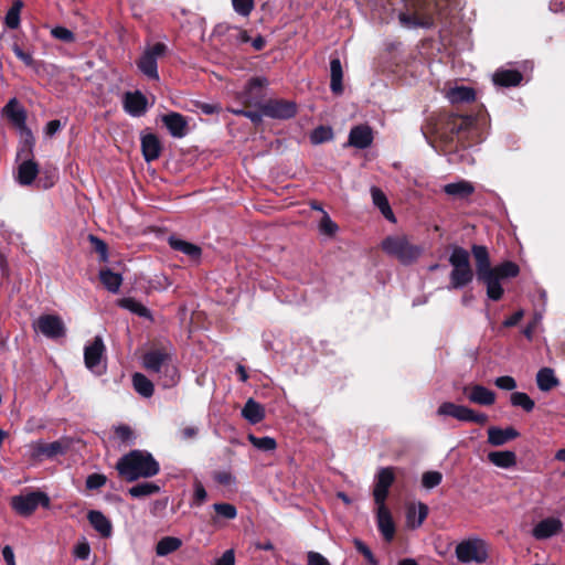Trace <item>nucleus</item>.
Instances as JSON below:
<instances>
[{
  "instance_id": "nucleus-36",
  "label": "nucleus",
  "mask_w": 565,
  "mask_h": 565,
  "mask_svg": "<svg viewBox=\"0 0 565 565\" xmlns=\"http://www.w3.org/2000/svg\"><path fill=\"white\" fill-rule=\"evenodd\" d=\"M330 88L331 90L340 95L343 92L342 86V78H343V71L342 65L339 58H332L330 62Z\"/></svg>"
},
{
  "instance_id": "nucleus-38",
  "label": "nucleus",
  "mask_w": 565,
  "mask_h": 565,
  "mask_svg": "<svg viewBox=\"0 0 565 565\" xmlns=\"http://www.w3.org/2000/svg\"><path fill=\"white\" fill-rule=\"evenodd\" d=\"M132 386L135 391L142 397L149 398L154 393L153 383L142 373H135L132 375Z\"/></svg>"
},
{
  "instance_id": "nucleus-14",
  "label": "nucleus",
  "mask_w": 565,
  "mask_h": 565,
  "mask_svg": "<svg viewBox=\"0 0 565 565\" xmlns=\"http://www.w3.org/2000/svg\"><path fill=\"white\" fill-rule=\"evenodd\" d=\"M124 109L132 117L142 116L148 108V100L146 96L139 92H127L122 99Z\"/></svg>"
},
{
  "instance_id": "nucleus-24",
  "label": "nucleus",
  "mask_w": 565,
  "mask_h": 565,
  "mask_svg": "<svg viewBox=\"0 0 565 565\" xmlns=\"http://www.w3.org/2000/svg\"><path fill=\"white\" fill-rule=\"evenodd\" d=\"M162 122L174 138H182L188 132V121L179 113H170L162 116Z\"/></svg>"
},
{
  "instance_id": "nucleus-28",
  "label": "nucleus",
  "mask_w": 565,
  "mask_h": 565,
  "mask_svg": "<svg viewBox=\"0 0 565 565\" xmlns=\"http://www.w3.org/2000/svg\"><path fill=\"white\" fill-rule=\"evenodd\" d=\"M475 120L473 116L451 114L448 116L446 125L451 134L458 135L469 130L473 126Z\"/></svg>"
},
{
  "instance_id": "nucleus-60",
  "label": "nucleus",
  "mask_w": 565,
  "mask_h": 565,
  "mask_svg": "<svg viewBox=\"0 0 565 565\" xmlns=\"http://www.w3.org/2000/svg\"><path fill=\"white\" fill-rule=\"evenodd\" d=\"M115 435L122 443H127L132 438L134 431L128 425H119L115 429Z\"/></svg>"
},
{
  "instance_id": "nucleus-11",
  "label": "nucleus",
  "mask_w": 565,
  "mask_h": 565,
  "mask_svg": "<svg viewBox=\"0 0 565 565\" xmlns=\"http://www.w3.org/2000/svg\"><path fill=\"white\" fill-rule=\"evenodd\" d=\"M394 470V467H383L379 469L375 476V483L373 489V498L376 504L385 503L390 493V488L395 481Z\"/></svg>"
},
{
  "instance_id": "nucleus-16",
  "label": "nucleus",
  "mask_w": 565,
  "mask_h": 565,
  "mask_svg": "<svg viewBox=\"0 0 565 565\" xmlns=\"http://www.w3.org/2000/svg\"><path fill=\"white\" fill-rule=\"evenodd\" d=\"M32 327L36 333H42L52 340L65 337L63 320H34Z\"/></svg>"
},
{
  "instance_id": "nucleus-31",
  "label": "nucleus",
  "mask_w": 565,
  "mask_h": 565,
  "mask_svg": "<svg viewBox=\"0 0 565 565\" xmlns=\"http://www.w3.org/2000/svg\"><path fill=\"white\" fill-rule=\"evenodd\" d=\"M523 75L516 70H499L493 74V83L499 86H518Z\"/></svg>"
},
{
  "instance_id": "nucleus-34",
  "label": "nucleus",
  "mask_w": 565,
  "mask_h": 565,
  "mask_svg": "<svg viewBox=\"0 0 565 565\" xmlns=\"http://www.w3.org/2000/svg\"><path fill=\"white\" fill-rule=\"evenodd\" d=\"M142 153L146 161L150 162L159 158L161 145L157 136L149 134L141 139Z\"/></svg>"
},
{
  "instance_id": "nucleus-35",
  "label": "nucleus",
  "mask_w": 565,
  "mask_h": 565,
  "mask_svg": "<svg viewBox=\"0 0 565 565\" xmlns=\"http://www.w3.org/2000/svg\"><path fill=\"white\" fill-rule=\"evenodd\" d=\"M444 192L456 199H465L475 192V186L469 181L460 180L458 182L446 184L444 186Z\"/></svg>"
},
{
  "instance_id": "nucleus-57",
  "label": "nucleus",
  "mask_w": 565,
  "mask_h": 565,
  "mask_svg": "<svg viewBox=\"0 0 565 565\" xmlns=\"http://www.w3.org/2000/svg\"><path fill=\"white\" fill-rule=\"evenodd\" d=\"M51 34L63 42H73L75 39L74 33L64 26H56L52 29Z\"/></svg>"
},
{
  "instance_id": "nucleus-22",
  "label": "nucleus",
  "mask_w": 565,
  "mask_h": 565,
  "mask_svg": "<svg viewBox=\"0 0 565 565\" xmlns=\"http://www.w3.org/2000/svg\"><path fill=\"white\" fill-rule=\"evenodd\" d=\"M267 85V81L262 77L252 78L241 94V98L246 106H258V99L262 96L263 88Z\"/></svg>"
},
{
  "instance_id": "nucleus-9",
  "label": "nucleus",
  "mask_w": 565,
  "mask_h": 565,
  "mask_svg": "<svg viewBox=\"0 0 565 565\" xmlns=\"http://www.w3.org/2000/svg\"><path fill=\"white\" fill-rule=\"evenodd\" d=\"M456 556L462 563H484L488 558L486 544L480 540H468L456 547Z\"/></svg>"
},
{
  "instance_id": "nucleus-58",
  "label": "nucleus",
  "mask_w": 565,
  "mask_h": 565,
  "mask_svg": "<svg viewBox=\"0 0 565 565\" xmlns=\"http://www.w3.org/2000/svg\"><path fill=\"white\" fill-rule=\"evenodd\" d=\"M416 511H417V520H416V522H412V524H411L412 529L419 527L424 523V521L426 520V518L429 513V509H428L427 504H425L423 502H418L416 504Z\"/></svg>"
},
{
  "instance_id": "nucleus-44",
  "label": "nucleus",
  "mask_w": 565,
  "mask_h": 565,
  "mask_svg": "<svg viewBox=\"0 0 565 565\" xmlns=\"http://www.w3.org/2000/svg\"><path fill=\"white\" fill-rule=\"evenodd\" d=\"M247 438L254 447L263 451L275 450L277 447L276 440L268 436L257 437L253 434H249Z\"/></svg>"
},
{
  "instance_id": "nucleus-50",
  "label": "nucleus",
  "mask_w": 565,
  "mask_h": 565,
  "mask_svg": "<svg viewBox=\"0 0 565 565\" xmlns=\"http://www.w3.org/2000/svg\"><path fill=\"white\" fill-rule=\"evenodd\" d=\"M89 242L92 243V246L95 249V252L98 253L99 260L104 262V263L107 262L108 260V248H107L106 243L103 239H100L94 235H89Z\"/></svg>"
},
{
  "instance_id": "nucleus-5",
  "label": "nucleus",
  "mask_w": 565,
  "mask_h": 565,
  "mask_svg": "<svg viewBox=\"0 0 565 565\" xmlns=\"http://www.w3.org/2000/svg\"><path fill=\"white\" fill-rule=\"evenodd\" d=\"M449 263L452 267L450 273V287L458 289L472 281L473 270L470 266L469 253L462 247H455L450 254Z\"/></svg>"
},
{
  "instance_id": "nucleus-54",
  "label": "nucleus",
  "mask_w": 565,
  "mask_h": 565,
  "mask_svg": "<svg viewBox=\"0 0 565 565\" xmlns=\"http://www.w3.org/2000/svg\"><path fill=\"white\" fill-rule=\"evenodd\" d=\"M494 385L500 390L504 391H513L516 388L518 384L514 377L510 375L499 376L494 380Z\"/></svg>"
},
{
  "instance_id": "nucleus-48",
  "label": "nucleus",
  "mask_w": 565,
  "mask_h": 565,
  "mask_svg": "<svg viewBox=\"0 0 565 565\" xmlns=\"http://www.w3.org/2000/svg\"><path fill=\"white\" fill-rule=\"evenodd\" d=\"M443 475L439 471H426L422 477V484L426 489H433L440 484Z\"/></svg>"
},
{
  "instance_id": "nucleus-49",
  "label": "nucleus",
  "mask_w": 565,
  "mask_h": 565,
  "mask_svg": "<svg viewBox=\"0 0 565 565\" xmlns=\"http://www.w3.org/2000/svg\"><path fill=\"white\" fill-rule=\"evenodd\" d=\"M353 544H354L355 550L365 557V559L367 561V563L370 565L379 564V562L375 558V556L373 555L372 551L363 541H361L360 539H354Z\"/></svg>"
},
{
  "instance_id": "nucleus-59",
  "label": "nucleus",
  "mask_w": 565,
  "mask_h": 565,
  "mask_svg": "<svg viewBox=\"0 0 565 565\" xmlns=\"http://www.w3.org/2000/svg\"><path fill=\"white\" fill-rule=\"evenodd\" d=\"M207 498L206 490L201 482L194 484L193 504L201 505Z\"/></svg>"
},
{
  "instance_id": "nucleus-33",
  "label": "nucleus",
  "mask_w": 565,
  "mask_h": 565,
  "mask_svg": "<svg viewBox=\"0 0 565 565\" xmlns=\"http://www.w3.org/2000/svg\"><path fill=\"white\" fill-rule=\"evenodd\" d=\"M489 461L503 469H510L516 465V455L511 450L491 451L488 454Z\"/></svg>"
},
{
  "instance_id": "nucleus-51",
  "label": "nucleus",
  "mask_w": 565,
  "mask_h": 565,
  "mask_svg": "<svg viewBox=\"0 0 565 565\" xmlns=\"http://www.w3.org/2000/svg\"><path fill=\"white\" fill-rule=\"evenodd\" d=\"M236 13L248 17L254 9V0H232Z\"/></svg>"
},
{
  "instance_id": "nucleus-37",
  "label": "nucleus",
  "mask_w": 565,
  "mask_h": 565,
  "mask_svg": "<svg viewBox=\"0 0 565 565\" xmlns=\"http://www.w3.org/2000/svg\"><path fill=\"white\" fill-rule=\"evenodd\" d=\"M536 384L542 392H548L558 385V379L552 369L543 367L536 374Z\"/></svg>"
},
{
  "instance_id": "nucleus-46",
  "label": "nucleus",
  "mask_w": 565,
  "mask_h": 565,
  "mask_svg": "<svg viewBox=\"0 0 565 565\" xmlns=\"http://www.w3.org/2000/svg\"><path fill=\"white\" fill-rule=\"evenodd\" d=\"M213 509L216 512L217 515L223 516L227 520H233L237 515V509L234 504L231 503H214Z\"/></svg>"
},
{
  "instance_id": "nucleus-27",
  "label": "nucleus",
  "mask_w": 565,
  "mask_h": 565,
  "mask_svg": "<svg viewBox=\"0 0 565 565\" xmlns=\"http://www.w3.org/2000/svg\"><path fill=\"white\" fill-rule=\"evenodd\" d=\"M38 174L39 164L32 159H26L18 166L15 179L21 185H30Z\"/></svg>"
},
{
  "instance_id": "nucleus-40",
  "label": "nucleus",
  "mask_w": 565,
  "mask_h": 565,
  "mask_svg": "<svg viewBox=\"0 0 565 565\" xmlns=\"http://www.w3.org/2000/svg\"><path fill=\"white\" fill-rule=\"evenodd\" d=\"M181 545L182 541L179 537L164 536L157 543L156 554L158 556H167L179 550Z\"/></svg>"
},
{
  "instance_id": "nucleus-7",
  "label": "nucleus",
  "mask_w": 565,
  "mask_h": 565,
  "mask_svg": "<svg viewBox=\"0 0 565 565\" xmlns=\"http://www.w3.org/2000/svg\"><path fill=\"white\" fill-rule=\"evenodd\" d=\"M438 416H449L460 422L476 423L484 425L489 420V416L484 413H477L472 408L458 405L452 402H444L437 408Z\"/></svg>"
},
{
  "instance_id": "nucleus-6",
  "label": "nucleus",
  "mask_w": 565,
  "mask_h": 565,
  "mask_svg": "<svg viewBox=\"0 0 565 565\" xmlns=\"http://www.w3.org/2000/svg\"><path fill=\"white\" fill-rule=\"evenodd\" d=\"M50 505V497L43 491H31L25 494L13 495L10 500L11 509L23 518L32 515L39 507L49 509Z\"/></svg>"
},
{
  "instance_id": "nucleus-21",
  "label": "nucleus",
  "mask_w": 565,
  "mask_h": 565,
  "mask_svg": "<svg viewBox=\"0 0 565 565\" xmlns=\"http://www.w3.org/2000/svg\"><path fill=\"white\" fill-rule=\"evenodd\" d=\"M399 21L404 26H425L433 25V17L429 10L418 7L413 13H401Z\"/></svg>"
},
{
  "instance_id": "nucleus-45",
  "label": "nucleus",
  "mask_w": 565,
  "mask_h": 565,
  "mask_svg": "<svg viewBox=\"0 0 565 565\" xmlns=\"http://www.w3.org/2000/svg\"><path fill=\"white\" fill-rule=\"evenodd\" d=\"M223 31L231 32V36H233L236 40V42H239V43H247L250 40L249 35L247 34V32L245 30H242V29H238L235 26H230V25H225V24L217 25L216 32L221 33Z\"/></svg>"
},
{
  "instance_id": "nucleus-55",
  "label": "nucleus",
  "mask_w": 565,
  "mask_h": 565,
  "mask_svg": "<svg viewBox=\"0 0 565 565\" xmlns=\"http://www.w3.org/2000/svg\"><path fill=\"white\" fill-rule=\"evenodd\" d=\"M319 228L321 233L332 236L337 233L338 225L329 217L328 214H324L321 218Z\"/></svg>"
},
{
  "instance_id": "nucleus-1",
  "label": "nucleus",
  "mask_w": 565,
  "mask_h": 565,
  "mask_svg": "<svg viewBox=\"0 0 565 565\" xmlns=\"http://www.w3.org/2000/svg\"><path fill=\"white\" fill-rule=\"evenodd\" d=\"M476 260L477 278L486 285L487 296L491 300H499L503 296L501 280L516 277L520 273L519 266L510 260L491 267L490 256L486 246L473 245L471 248Z\"/></svg>"
},
{
  "instance_id": "nucleus-20",
  "label": "nucleus",
  "mask_w": 565,
  "mask_h": 565,
  "mask_svg": "<svg viewBox=\"0 0 565 565\" xmlns=\"http://www.w3.org/2000/svg\"><path fill=\"white\" fill-rule=\"evenodd\" d=\"M4 113L10 121L19 128L28 138L32 139L31 131L26 128L25 120L26 114L25 110L19 106L17 99H11L7 106L4 107Z\"/></svg>"
},
{
  "instance_id": "nucleus-2",
  "label": "nucleus",
  "mask_w": 565,
  "mask_h": 565,
  "mask_svg": "<svg viewBox=\"0 0 565 565\" xmlns=\"http://www.w3.org/2000/svg\"><path fill=\"white\" fill-rule=\"evenodd\" d=\"M174 348L170 340H153L142 355L143 367L151 373H163V387H172L178 383V370L171 364Z\"/></svg>"
},
{
  "instance_id": "nucleus-41",
  "label": "nucleus",
  "mask_w": 565,
  "mask_h": 565,
  "mask_svg": "<svg viewBox=\"0 0 565 565\" xmlns=\"http://www.w3.org/2000/svg\"><path fill=\"white\" fill-rule=\"evenodd\" d=\"M160 492V487L154 482H140L128 489V493L132 498H146Z\"/></svg>"
},
{
  "instance_id": "nucleus-29",
  "label": "nucleus",
  "mask_w": 565,
  "mask_h": 565,
  "mask_svg": "<svg viewBox=\"0 0 565 565\" xmlns=\"http://www.w3.org/2000/svg\"><path fill=\"white\" fill-rule=\"evenodd\" d=\"M371 195H372L373 204L379 207V210L381 211L383 216L386 220H388L390 222L395 223L396 218H395V215L390 206V203H388V200H387L385 193L381 189H379L376 186H372Z\"/></svg>"
},
{
  "instance_id": "nucleus-43",
  "label": "nucleus",
  "mask_w": 565,
  "mask_h": 565,
  "mask_svg": "<svg viewBox=\"0 0 565 565\" xmlns=\"http://www.w3.org/2000/svg\"><path fill=\"white\" fill-rule=\"evenodd\" d=\"M510 403L512 406L520 407L526 413H531L535 407L534 401L523 392H513L510 395Z\"/></svg>"
},
{
  "instance_id": "nucleus-30",
  "label": "nucleus",
  "mask_w": 565,
  "mask_h": 565,
  "mask_svg": "<svg viewBox=\"0 0 565 565\" xmlns=\"http://www.w3.org/2000/svg\"><path fill=\"white\" fill-rule=\"evenodd\" d=\"M446 97L451 104L471 103L476 99V92L468 86H456L446 92Z\"/></svg>"
},
{
  "instance_id": "nucleus-52",
  "label": "nucleus",
  "mask_w": 565,
  "mask_h": 565,
  "mask_svg": "<svg viewBox=\"0 0 565 565\" xmlns=\"http://www.w3.org/2000/svg\"><path fill=\"white\" fill-rule=\"evenodd\" d=\"M107 482V477L103 473H92L86 478L87 490H98Z\"/></svg>"
},
{
  "instance_id": "nucleus-3",
  "label": "nucleus",
  "mask_w": 565,
  "mask_h": 565,
  "mask_svg": "<svg viewBox=\"0 0 565 565\" xmlns=\"http://www.w3.org/2000/svg\"><path fill=\"white\" fill-rule=\"evenodd\" d=\"M118 476L126 482L151 478L159 473L160 465L147 450L134 449L121 456L115 466Z\"/></svg>"
},
{
  "instance_id": "nucleus-13",
  "label": "nucleus",
  "mask_w": 565,
  "mask_h": 565,
  "mask_svg": "<svg viewBox=\"0 0 565 565\" xmlns=\"http://www.w3.org/2000/svg\"><path fill=\"white\" fill-rule=\"evenodd\" d=\"M105 350V344L100 335H96L94 340L85 347L84 362L88 370L98 374L100 373L97 369L100 365Z\"/></svg>"
},
{
  "instance_id": "nucleus-61",
  "label": "nucleus",
  "mask_w": 565,
  "mask_h": 565,
  "mask_svg": "<svg viewBox=\"0 0 565 565\" xmlns=\"http://www.w3.org/2000/svg\"><path fill=\"white\" fill-rule=\"evenodd\" d=\"M6 24L10 29H17L20 24V14L17 8H11L6 14Z\"/></svg>"
},
{
  "instance_id": "nucleus-23",
  "label": "nucleus",
  "mask_w": 565,
  "mask_h": 565,
  "mask_svg": "<svg viewBox=\"0 0 565 565\" xmlns=\"http://www.w3.org/2000/svg\"><path fill=\"white\" fill-rule=\"evenodd\" d=\"M373 131L369 125L354 126L349 134V146L365 149L372 145Z\"/></svg>"
},
{
  "instance_id": "nucleus-10",
  "label": "nucleus",
  "mask_w": 565,
  "mask_h": 565,
  "mask_svg": "<svg viewBox=\"0 0 565 565\" xmlns=\"http://www.w3.org/2000/svg\"><path fill=\"white\" fill-rule=\"evenodd\" d=\"M266 117L286 120L297 114V105L292 100L274 98L258 105Z\"/></svg>"
},
{
  "instance_id": "nucleus-42",
  "label": "nucleus",
  "mask_w": 565,
  "mask_h": 565,
  "mask_svg": "<svg viewBox=\"0 0 565 565\" xmlns=\"http://www.w3.org/2000/svg\"><path fill=\"white\" fill-rule=\"evenodd\" d=\"M118 305L127 309L130 313L140 316L141 318H149L150 312L142 303L134 298H122L118 301Z\"/></svg>"
},
{
  "instance_id": "nucleus-64",
  "label": "nucleus",
  "mask_w": 565,
  "mask_h": 565,
  "mask_svg": "<svg viewBox=\"0 0 565 565\" xmlns=\"http://www.w3.org/2000/svg\"><path fill=\"white\" fill-rule=\"evenodd\" d=\"M215 565H235V555L233 550H227L216 561Z\"/></svg>"
},
{
  "instance_id": "nucleus-63",
  "label": "nucleus",
  "mask_w": 565,
  "mask_h": 565,
  "mask_svg": "<svg viewBox=\"0 0 565 565\" xmlns=\"http://www.w3.org/2000/svg\"><path fill=\"white\" fill-rule=\"evenodd\" d=\"M307 559L308 565H331L322 554L313 551L308 552Z\"/></svg>"
},
{
  "instance_id": "nucleus-26",
  "label": "nucleus",
  "mask_w": 565,
  "mask_h": 565,
  "mask_svg": "<svg viewBox=\"0 0 565 565\" xmlns=\"http://www.w3.org/2000/svg\"><path fill=\"white\" fill-rule=\"evenodd\" d=\"M98 277L102 285L109 292L116 294L119 291L122 284V276L118 270L105 266L99 269Z\"/></svg>"
},
{
  "instance_id": "nucleus-47",
  "label": "nucleus",
  "mask_w": 565,
  "mask_h": 565,
  "mask_svg": "<svg viewBox=\"0 0 565 565\" xmlns=\"http://www.w3.org/2000/svg\"><path fill=\"white\" fill-rule=\"evenodd\" d=\"M332 136H333V134H332L331 128L320 126L311 132L310 141L313 145H319V143H322V142H326V141L332 139Z\"/></svg>"
},
{
  "instance_id": "nucleus-62",
  "label": "nucleus",
  "mask_w": 565,
  "mask_h": 565,
  "mask_svg": "<svg viewBox=\"0 0 565 565\" xmlns=\"http://www.w3.org/2000/svg\"><path fill=\"white\" fill-rule=\"evenodd\" d=\"M15 56L20 58L26 66H33L34 60L31 53L24 52L18 44L12 47Z\"/></svg>"
},
{
  "instance_id": "nucleus-15",
  "label": "nucleus",
  "mask_w": 565,
  "mask_h": 565,
  "mask_svg": "<svg viewBox=\"0 0 565 565\" xmlns=\"http://www.w3.org/2000/svg\"><path fill=\"white\" fill-rule=\"evenodd\" d=\"M463 393L467 395L469 402L481 405L491 406L495 403V393L481 384L466 386Z\"/></svg>"
},
{
  "instance_id": "nucleus-32",
  "label": "nucleus",
  "mask_w": 565,
  "mask_h": 565,
  "mask_svg": "<svg viewBox=\"0 0 565 565\" xmlns=\"http://www.w3.org/2000/svg\"><path fill=\"white\" fill-rule=\"evenodd\" d=\"M242 416L250 424L255 425L260 423L265 418V409L263 405L253 398H249L243 409Z\"/></svg>"
},
{
  "instance_id": "nucleus-19",
  "label": "nucleus",
  "mask_w": 565,
  "mask_h": 565,
  "mask_svg": "<svg viewBox=\"0 0 565 565\" xmlns=\"http://www.w3.org/2000/svg\"><path fill=\"white\" fill-rule=\"evenodd\" d=\"M563 530V523L557 518H546L540 521L532 530V535L536 540H546Z\"/></svg>"
},
{
  "instance_id": "nucleus-8",
  "label": "nucleus",
  "mask_w": 565,
  "mask_h": 565,
  "mask_svg": "<svg viewBox=\"0 0 565 565\" xmlns=\"http://www.w3.org/2000/svg\"><path fill=\"white\" fill-rule=\"evenodd\" d=\"M167 52V45L158 42L152 46L145 49L140 58L137 61V66L142 74L151 79H159L157 61Z\"/></svg>"
},
{
  "instance_id": "nucleus-18",
  "label": "nucleus",
  "mask_w": 565,
  "mask_h": 565,
  "mask_svg": "<svg viewBox=\"0 0 565 565\" xmlns=\"http://www.w3.org/2000/svg\"><path fill=\"white\" fill-rule=\"evenodd\" d=\"M488 444L493 447H501L511 440L520 437V433L512 426L501 428L491 426L488 428Z\"/></svg>"
},
{
  "instance_id": "nucleus-12",
  "label": "nucleus",
  "mask_w": 565,
  "mask_h": 565,
  "mask_svg": "<svg viewBox=\"0 0 565 565\" xmlns=\"http://www.w3.org/2000/svg\"><path fill=\"white\" fill-rule=\"evenodd\" d=\"M71 444L67 439H58L52 443H36L33 445V458L53 459L65 455L70 450Z\"/></svg>"
},
{
  "instance_id": "nucleus-39",
  "label": "nucleus",
  "mask_w": 565,
  "mask_h": 565,
  "mask_svg": "<svg viewBox=\"0 0 565 565\" xmlns=\"http://www.w3.org/2000/svg\"><path fill=\"white\" fill-rule=\"evenodd\" d=\"M169 245L173 249L179 250V252L188 255L192 259L200 258V256L202 254V250H201V248L198 245H194V244H192L190 242H185V241L175 238L173 236H171L169 238Z\"/></svg>"
},
{
  "instance_id": "nucleus-53",
  "label": "nucleus",
  "mask_w": 565,
  "mask_h": 565,
  "mask_svg": "<svg viewBox=\"0 0 565 565\" xmlns=\"http://www.w3.org/2000/svg\"><path fill=\"white\" fill-rule=\"evenodd\" d=\"M213 480L218 483L220 486H231L235 482V477L230 472L225 470H217L212 473Z\"/></svg>"
},
{
  "instance_id": "nucleus-56",
  "label": "nucleus",
  "mask_w": 565,
  "mask_h": 565,
  "mask_svg": "<svg viewBox=\"0 0 565 565\" xmlns=\"http://www.w3.org/2000/svg\"><path fill=\"white\" fill-rule=\"evenodd\" d=\"M74 556L76 558H79V559H83V561H86L88 559L89 555H90V546H89V543L84 539L83 541L78 542L75 546H74Z\"/></svg>"
},
{
  "instance_id": "nucleus-4",
  "label": "nucleus",
  "mask_w": 565,
  "mask_h": 565,
  "mask_svg": "<svg viewBox=\"0 0 565 565\" xmlns=\"http://www.w3.org/2000/svg\"><path fill=\"white\" fill-rule=\"evenodd\" d=\"M380 246L383 253L403 265L415 263L423 254V247L414 244L408 235L402 233L384 237Z\"/></svg>"
},
{
  "instance_id": "nucleus-17",
  "label": "nucleus",
  "mask_w": 565,
  "mask_h": 565,
  "mask_svg": "<svg viewBox=\"0 0 565 565\" xmlns=\"http://www.w3.org/2000/svg\"><path fill=\"white\" fill-rule=\"evenodd\" d=\"M376 505V519L379 531L381 532L386 542H391L394 539L396 532L395 523L393 521L391 511L388 510L385 503Z\"/></svg>"
},
{
  "instance_id": "nucleus-25",
  "label": "nucleus",
  "mask_w": 565,
  "mask_h": 565,
  "mask_svg": "<svg viewBox=\"0 0 565 565\" xmlns=\"http://www.w3.org/2000/svg\"><path fill=\"white\" fill-rule=\"evenodd\" d=\"M87 520L93 529L103 537H109L113 533L111 522L106 515L98 510H90L87 513Z\"/></svg>"
}]
</instances>
